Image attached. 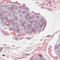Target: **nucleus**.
Listing matches in <instances>:
<instances>
[{"instance_id":"obj_1","label":"nucleus","mask_w":60,"mask_h":60,"mask_svg":"<svg viewBox=\"0 0 60 60\" xmlns=\"http://www.w3.org/2000/svg\"><path fill=\"white\" fill-rule=\"evenodd\" d=\"M32 25L30 24L29 25V26H27V27L28 28L27 29L28 30V31H30L31 29V28H30V27L31 26H32Z\"/></svg>"},{"instance_id":"obj_2","label":"nucleus","mask_w":60,"mask_h":60,"mask_svg":"<svg viewBox=\"0 0 60 60\" xmlns=\"http://www.w3.org/2000/svg\"><path fill=\"white\" fill-rule=\"evenodd\" d=\"M31 31L32 33H34L36 31V30H35V29L34 28H32L31 29Z\"/></svg>"},{"instance_id":"obj_3","label":"nucleus","mask_w":60,"mask_h":60,"mask_svg":"<svg viewBox=\"0 0 60 60\" xmlns=\"http://www.w3.org/2000/svg\"><path fill=\"white\" fill-rule=\"evenodd\" d=\"M21 33V32L19 31L18 30H17L16 31V34H20Z\"/></svg>"},{"instance_id":"obj_4","label":"nucleus","mask_w":60,"mask_h":60,"mask_svg":"<svg viewBox=\"0 0 60 60\" xmlns=\"http://www.w3.org/2000/svg\"><path fill=\"white\" fill-rule=\"evenodd\" d=\"M19 26H22V27H24V26H23V24L22 23V22L21 23H20L19 24Z\"/></svg>"},{"instance_id":"obj_5","label":"nucleus","mask_w":60,"mask_h":60,"mask_svg":"<svg viewBox=\"0 0 60 60\" xmlns=\"http://www.w3.org/2000/svg\"><path fill=\"white\" fill-rule=\"evenodd\" d=\"M59 47H60V44L58 46L57 45H56L55 47V49H58Z\"/></svg>"},{"instance_id":"obj_6","label":"nucleus","mask_w":60,"mask_h":60,"mask_svg":"<svg viewBox=\"0 0 60 60\" xmlns=\"http://www.w3.org/2000/svg\"><path fill=\"white\" fill-rule=\"evenodd\" d=\"M22 24H23V26H25V25L24 24H26V21H24L23 22H22Z\"/></svg>"},{"instance_id":"obj_7","label":"nucleus","mask_w":60,"mask_h":60,"mask_svg":"<svg viewBox=\"0 0 60 60\" xmlns=\"http://www.w3.org/2000/svg\"><path fill=\"white\" fill-rule=\"evenodd\" d=\"M25 19L26 20H27L28 19V16L27 15L25 16Z\"/></svg>"},{"instance_id":"obj_8","label":"nucleus","mask_w":60,"mask_h":60,"mask_svg":"<svg viewBox=\"0 0 60 60\" xmlns=\"http://www.w3.org/2000/svg\"><path fill=\"white\" fill-rule=\"evenodd\" d=\"M1 19V20H3L4 19V18H3L2 16H0V19Z\"/></svg>"},{"instance_id":"obj_9","label":"nucleus","mask_w":60,"mask_h":60,"mask_svg":"<svg viewBox=\"0 0 60 60\" xmlns=\"http://www.w3.org/2000/svg\"><path fill=\"white\" fill-rule=\"evenodd\" d=\"M23 22V20L21 19L19 21V22L20 23H21Z\"/></svg>"},{"instance_id":"obj_10","label":"nucleus","mask_w":60,"mask_h":60,"mask_svg":"<svg viewBox=\"0 0 60 60\" xmlns=\"http://www.w3.org/2000/svg\"><path fill=\"white\" fill-rule=\"evenodd\" d=\"M14 19L15 20H17V19H18V17L15 16L14 18Z\"/></svg>"},{"instance_id":"obj_11","label":"nucleus","mask_w":60,"mask_h":60,"mask_svg":"<svg viewBox=\"0 0 60 60\" xmlns=\"http://www.w3.org/2000/svg\"><path fill=\"white\" fill-rule=\"evenodd\" d=\"M33 26H34L35 27V28L36 27V24H34Z\"/></svg>"},{"instance_id":"obj_12","label":"nucleus","mask_w":60,"mask_h":60,"mask_svg":"<svg viewBox=\"0 0 60 60\" xmlns=\"http://www.w3.org/2000/svg\"><path fill=\"white\" fill-rule=\"evenodd\" d=\"M8 16H9V17H10V16H11V14L9 13L8 14Z\"/></svg>"},{"instance_id":"obj_13","label":"nucleus","mask_w":60,"mask_h":60,"mask_svg":"<svg viewBox=\"0 0 60 60\" xmlns=\"http://www.w3.org/2000/svg\"><path fill=\"white\" fill-rule=\"evenodd\" d=\"M32 33V31H31L29 32L28 34H31Z\"/></svg>"},{"instance_id":"obj_14","label":"nucleus","mask_w":60,"mask_h":60,"mask_svg":"<svg viewBox=\"0 0 60 60\" xmlns=\"http://www.w3.org/2000/svg\"><path fill=\"white\" fill-rule=\"evenodd\" d=\"M12 19H10L9 20V21L11 23H12Z\"/></svg>"},{"instance_id":"obj_15","label":"nucleus","mask_w":60,"mask_h":60,"mask_svg":"<svg viewBox=\"0 0 60 60\" xmlns=\"http://www.w3.org/2000/svg\"><path fill=\"white\" fill-rule=\"evenodd\" d=\"M3 26H6V24H5V23H3Z\"/></svg>"},{"instance_id":"obj_16","label":"nucleus","mask_w":60,"mask_h":60,"mask_svg":"<svg viewBox=\"0 0 60 60\" xmlns=\"http://www.w3.org/2000/svg\"><path fill=\"white\" fill-rule=\"evenodd\" d=\"M15 30H16V29H15V28H13V29H12V30L13 31H15Z\"/></svg>"},{"instance_id":"obj_17","label":"nucleus","mask_w":60,"mask_h":60,"mask_svg":"<svg viewBox=\"0 0 60 60\" xmlns=\"http://www.w3.org/2000/svg\"><path fill=\"white\" fill-rule=\"evenodd\" d=\"M19 16L20 17H21V18H22V17H23V15L22 14H20L19 15Z\"/></svg>"},{"instance_id":"obj_18","label":"nucleus","mask_w":60,"mask_h":60,"mask_svg":"<svg viewBox=\"0 0 60 60\" xmlns=\"http://www.w3.org/2000/svg\"><path fill=\"white\" fill-rule=\"evenodd\" d=\"M30 14L28 13L26 14V15H27L26 16H30Z\"/></svg>"},{"instance_id":"obj_19","label":"nucleus","mask_w":60,"mask_h":60,"mask_svg":"<svg viewBox=\"0 0 60 60\" xmlns=\"http://www.w3.org/2000/svg\"><path fill=\"white\" fill-rule=\"evenodd\" d=\"M42 58H43L41 56L39 58V59H40V60H41V59H42Z\"/></svg>"},{"instance_id":"obj_20","label":"nucleus","mask_w":60,"mask_h":60,"mask_svg":"<svg viewBox=\"0 0 60 60\" xmlns=\"http://www.w3.org/2000/svg\"><path fill=\"white\" fill-rule=\"evenodd\" d=\"M4 19L5 20H7L8 19V18L7 17H6L4 18Z\"/></svg>"},{"instance_id":"obj_21","label":"nucleus","mask_w":60,"mask_h":60,"mask_svg":"<svg viewBox=\"0 0 60 60\" xmlns=\"http://www.w3.org/2000/svg\"><path fill=\"white\" fill-rule=\"evenodd\" d=\"M40 23L39 22H38L37 24V25L38 26H40Z\"/></svg>"},{"instance_id":"obj_22","label":"nucleus","mask_w":60,"mask_h":60,"mask_svg":"<svg viewBox=\"0 0 60 60\" xmlns=\"http://www.w3.org/2000/svg\"><path fill=\"white\" fill-rule=\"evenodd\" d=\"M6 26H10V24H9L8 23L6 24Z\"/></svg>"},{"instance_id":"obj_23","label":"nucleus","mask_w":60,"mask_h":60,"mask_svg":"<svg viewBox=\"0 0 60 60\" xmlns=\"http://www.w3.org/2000/svg\"><path fill=\"white\" fill-rule=\"evenodd\" d=\"M17 24H18V23H17V22H15V25H17Z\"/></svg>"},{"instance_id":"obj_24","label":"nucleus","mask_w":60,"mask_h":60,"mask_svg":"<svg viewBox=\"0 0 60 60\" xmlns=\"http://www.w3.org/2000/svg\"><path fill=\"white\" fill-rule=\"evenodd\" d=\"M33 22H34V21H31L30 23V24H32L33 23Z\"/></svg>"},{"instance_id":"obj_25","label":"nucleus","mask_w":60,"mask_h":60,"mask_svg":"<svg viewBox=\"0 0 60 60\" xmlns=\"http://www.w3.org/2000/svg\"><path fill=\"white\" fill-rule=\"evenodd\" d=\"M46 22H44L43 23V25H44L45 24V25H46Z\"/></svg>"},{"instance_id":"obj_26","label":"nucleus","mask_w":60,"mask_h":60,"mask_svg":"<svg viewBox=\"0 0 60 60\" xmlns=\"http://www.w3.org/2000/svg\"><path fill=\"white\" fill-rule=\"evenodd\" d=\"M41 22H43V19H41Z\"/></svg>"},{"instance_id":"obj_27","label":"nucleus","mask_w":60,"mask_h":60,"mask_svg":"<svg viewBox=\"0 0 60 60\" xmlns=\"http://www.w3.org/2000/svg\"><path fill=\"white\" fill-rule=\"evenodd\" d=\"M36 60H39V58L38 57H36Z\"/></svg>"},{"instance_id":"obj_28","label":"nucleus","mask_w":60,"mask_h":60,"mask_svg":"<svg viewBox=\"0 0 60 60\" xmlns=\"http://www.w3.org/2000/svg\"><path fill=\"white\" fill-rule=\"evenodd\" d=\"M32 18L33 19H34V16L32 15Z\"/></svg>"},{"instance_id":"obj_29","label":"nucleus","mask_w":60,"mask_h":60,"mask_svg":"<svg viewBox=\"0 0 60 60\" xmlns=\"http://www.w3.org/2000/svg\"><path fill=\"white\" fill-rule=\"evenodd\" d=\"M34 22L35 23H36L37 22V21L36 20H34Z\"/></svg>"},{"instance_id":"obj_30","label":"nucleus","mask_w":60,"mask_h":60,"mask_svg":"<svg viewBox=\"0 0 60 60\" xmlns=\"http://www.w3.org/2000/svg\"><path fill=\"white\" fill-rule=\"evenodd\" d=\"M48 3L49 5H51V3H50V2H48Z\"/></svg>"},{"instance_id":"obj_31","label":"nucleus","mask_w":60,"mask_h":60,"mask_svg":"<svg viewBox=\"0 0 60 60\" xmlns=\"http://www.w3.org/2000/svg\"><path fill=\"white\" fill-rule=\"evenodd\" d=\"M25 13V11H23L22 12V14H24Z\"/></svg>"},{"instance_id":"obj_32","label":"nucleus","mask_w":60,"mask_h":60,"mask_svg":"<svg viewBox=\"0 0 60 60\" xmlns=\"http://www.w3.org/2000/svg\"><path fill=\"white\" fill-rule=\"evenodd\" d=\"M11 8L12 9H14V7L13 6H12L11 7Z\"/></svg>"},{"instance_id":"obj_33","label":"nucleus","mask_w":60,"mask_h":60,"mask_svg":"<svg viewBox=\"0 0 60 60\" xmlns=\"http://www.w3.org/2000/svg\"><path fill=\"white\" fill-rule=\"evenodd\" d=\"M13 17H14V18L15 17V18L16 17V15H13Z\"/></svg>"},{"instance_id":"obj_34","label":"nucleus","mask_w":60,"mask_h":60,"mask_svg":"<svg viewBox=\"0 0 60 60\" xmlns=\"http://www.w3.org/2000/svg\"><path fill=\"white\" fill-rule=\"evenodd\" d=\"M8 9L9 10H11V7H9L8 8Z\"/></svg>"},{"instance_id":"obj_35","label":"nucleus","mask_w":60,"mask_h":60,"mask_svg":"<svg viewBox=\"0 0 60 60\" xmlns=\"http://www.w3.org/2000/svg\"><path fill=\"white\" fill-rule=\"evenodd\" d=\"M18 7H15V9H16V10H17L18 9Z\"/></svg>"},{"instance_id":"obj_36","label":"nucleus","mask_w":60,"mask_h":60,"mask_svg":"<svg viewBox=\"0 0 60 60\" xmlns=\"http://www.w3.org/2000/svg\"><path fill=\"white\" fill-rule=\"evenodd\" d=\"M30 19H29V20H27V21L28 22H30Z\"/></svg>"},{"instance_id":"obj_37","label":"nucleus","mask_w":60,"mask_h":60,"mask_svg":"<svg viewBox=\"0 0 60 60\" xmlns=\"http://www.w3.org/2000/svg\"><path fill=\"white\" fill-rule=\"evenodd\" d=\"M22 7H25V5H23L22 6Z\"/></svg>"},{"instance_id":"obj_38","label":"nucleus","mask_w":60,"mask_h":60,"mask_svg":"<svg viewBox=\"0 0 60 60\" xmlns=\"http://www.w3.org/2000/svg\"><path fill=\"white\" fill-rule=\"evenodd\" d=\"M32 18V17H31V16H30L29 17V19H31Z\"/></svg>"},{"instance_id":"obj_39","label":"nucleus","mask_w":60,"mask_h":60,"mask_svg":"<svg viewBox=\"0 0 60 60\" xmlns=\"http://www.w3.org/2000/svg\"><path fill=\"white\" fill-rule=\"evenodd\" d=\"M26 27L25 26L24 27V29H25V30H26Z\"/></svg>"},{"instance_id":"obj_40","label":"nucleus","mask_w":60,"mask_h":60,"mask_svg":"<svg viewBox=\"0 0 60 60\" xmlns=\"http://www.w3.org/2000/svg\"><path fill=\"white\" fill-rule=\"evenodd\" d=\"M14 11V9H11V11Z\"/></svg>"},{"instance_id":"obj_41","label":"nucleus","mask_w":60,"mask_h":60,"mask_svg":"<svg viewBox=\"0 0 60 60\" xmlns=\"http://www.w3.org/2000/svg\"><path fill=\"white\" fill-rule=\"evenodd\" d=\"M28 8H26V10H28Z\"/></svg>"},{"instance_id":"obj_42","label":"nucleus","mask_w":60,"mask_h":60,"mask_svg":"<svg viewBox=\"0 0 60 60\" xmlns=\"http://www.w3.org/2000/svg\"><path fill=\"white\" fill-rule=\"evenodd\" d=\"M39 16L38 15H37L36 16L37 18V19H38L39 18Z\"/></svg>"},{"instance_id":"obj_43","label":"nucleus","mask_w":60,"mask_h":60,"mask_svg":"<svg viewBox=\"0 0 60 60\" xmlns=\"http://www.w3.org/2000/svg\"><path fill=\"white\" fill-rule=\"evenodd\" d=\"M28 33H29V32L27 31H26L25 32L26 33H27V34H28Z\"/></svg>"},{"instance_id":"obj_44","label":"nucleus","mask_w":60,"mask_h":60,"mask_svg":"<svg viewBox=\"0 0 60 60\" xmlns=\"http://www.w3.org/2000/svg\"><path fill=\"white\" fill-rule=\"evenodd\" d=\"M7 6H8L7 5H6L4 6V7H5V8L7 7Z\"/></svg>"},{"instance_id":"obj_45","label":"nucleus","mask_w":60,"mask_h":60,"mask_svg":"<svg viewBox=\"0 0 60 60\" xmlns=\"http://www.w3.org/2000/svg\"><path fill=\"white\" fill-rule=\"evenodd\" d=\"M26 39H27L28 40H30V38H27Z\"/></svg>"},{"instance_id":"obj_46","label":"nucleus","mask_w":60,"mask_h":60,"mask_svg":"<svg viewBox=\"0 0 60 60\" xmlns=\"http://www.w3.org/2000/svg\"><path fill=\"white\" fill-rule=\"evenodd\" d=\"M9 30H12V28H10L9 29Z\"/></svg>"},{"instance_id":"obj_47","label":"nucleus","mask_w":60,"mask_h":60,"mask_svg":"<svg viewBox=\"0 0 60 60\" xmlns=\"http://www.w3.org/2000/svg\"><path fill=\"white\" fill-rule=\"evenodd\" d=\"M16 26V25H13V27H15Z\"/></svg>"},{"instance_id":"obj_48","label":"nucleus","mask_w":60,"mask_h":60,"mask_svg":"<svg viewBox=\"0 0 60 60\" xmlns=\"http://www.w3.org/2000/svg\"><path fill=\"white\" fill-rule=\"evenodd\" d=\"M58 52L59 54H60V51H59Z\"/></svg>"},{"instance_id":"obj_49","label":"nucleus","mask_w":60,"mask_h":60,"mask_svg":"<svg viewBox=\"0 0 60 60\" xmlns=\"http://www.w3.org/2000/svg\"><path fill=\"white\" fill-rule=\"evenodd\" d=\"M13 6H16V5L15 4H13Z\"/></svg>"},{"instance_id":"obj_50","label":"nucleus","mask_w":60,"mask_h":60,"mask_svg":"<svg viewBox=\"0 0 60 60\" xmlns=\"http://www.w3.org/2000/svg\"><path fill=\"white\" fill-rule=\"evenodd\" d=\"M0 16H2L3 15V14H0Z\"/></svg>"},{"instance_id":"obj_51","label":"nucleus","mask_w":60,"mask_h":60,"mask_svg":"<svg viewBox=\"0 0 60 60\" xmlns=\"http://www.w3.org/2000/svg\"><path fill=\"white\" fill-rule=\"evenodd\" d=\"M42 27V25H41L40 26V28H41V27Z\"/></svg>"},{"instance_id":"obj_52","label":"nucleus","mask_w":60,"mask_h":60,"mask_svg":"<svg viewBox=\"0 0 60 60\" xmlns=\"http://www.w3.org/2000/svg\"><path fill=\"white\" fill-rule=\"evenodd\" d=\"M38 56H40V57L41 56V55H39Z\"/></svg>"},{"instance_id":"obj_53","label":"nucleus","mask_w":60,"mask_h":60,"mask_svg":"<svg viewBox=\"0 0 60 60\" xmlns=\"http://www.w3.org/2000/svg\"><path fill=\"white\" fill-rule=\"evenodd\" d=\"M3 51L1 49H0V52H2V51Z\"/></svg>"},{"instance_id":"obj_54","label":"nucleus","mask_w":60,"mask_h":60,"mask_svg":"<svg viewBox=\"0 0 60 60\" xmlns=\"http://www.w3.org/2000/svg\"><path fill=\"white\" fill-rule=\"evenodd\" d=\"M15 40H17V38H15Z\"/></svg>"},{"instance_id":"obj_55","label":"nucleus","mask_w":60,"mask_h":60,"mask_svg":"<svg viewBox=\"0 0 60 60\" xmlns=\"http://www.w3.org/2000/svg\"><path fill=\"white\" fill-rule=\"evenodd\" d=\"M2 56H5V55H3Z\"/></svg>"},{"instance_id":"obj_56","label":"nucleus","mask_w":60,"mask_h":60,"mask_svg":"<svg viewBox=\"0 0 60 60\" xmlns=\"http://www.w3.org/2000/svg\"><path fill=\"white\" fill-rule=\"evenodd\" d=\"M43 5H45V4H43Z\"/></svg>"},{"instance_id":"obj_57","label":"nucleus","mask_w":60,"mask_h":60,"mask_svg":"<svg viewBox=\"0 0 60 60\" xmlns=\"http://www.w3.org/2000/svg\"><path fill=\"white\" fill-rule=\"evenodd\" d=\"M41 60H45V59H41Z\"/></svg>"},{"instance_id":"obj_58","label":"nucleus","mask_w":60,"mask_h":60,"mask_svg":"<svg viewBox=\"0 0 60 60\" xmlns=\"http://www.w3.org/2000/svg\"><path fill=\"white\" fill-rule=\"evenodd\" d=\"M4 12L3 13V14H5V12H4Z\"/></svg>"},{"instance_id":"obj_59","label":"nucleus","mask_w":60,"mask_h":60,"mask_svg":"<svg viewBox=\"0 0 60 60\" xmlns=\"http://www.w3.org/2000/svg\"><path fill=\"white\" fill-rule=\"evenodd\" d=\"M49 35H48L47 36V37H49Z\"/></svg>"},{"instance_id":"obj_60","label":"nucleus","mask_w":60,"mask_h":60,"mask_svg":"<svg viewBox=\"0 0 60 60\" xmlns=\"http://www.w3.org/2000/svg\"><path fill=\"white\" fill-rule=\"evenodd\" d=\"M12 4V6H13V4Z\"/></svg>"},{"instance_id":"obj_61","label":"nucleus","mask_w":60,"mask_h":60,"mask_svg":"<svg viewBox=\"0 0 60 60\" xmlns=\"http://www.w3.org/2000/svg\"><path fill=\"white\" fill-rule=\"evenodd\" d=\"M24 56H26V55H27V54H24Z\"/></svg>"},{"instance_id":"obj_62","label":"nucleus","mask_w":60,"mask_h":60,"mask_svg":"<svg viewBox=\"0 0 60 60\" xmlns=\"http://www.w3.org/2000/svg\"><path fill=\"white\" fill-rule=\"evenodd\" d=\"M0 49H2L3 48H0Z\"/></svg>"},{"instance_id":"obj_63","label":"nucleus","mask_w":60,"mask_h":60,"mask_svg":"<svg viewBox=\"0 0 60 60\" xmlns=\"http://www.w3.org/2000/svg\"><path fill=\"white\" fill-rule=\"evenodd\" d=\"M22 55V56H25V55L24 54Z\"/></svg>"},{"instance_id":"obj_64","label":"nucleus","mask_w":60,"mask_h":60,"mask_svg":"<svg viewBox=\"0 0 60 60\" xmlns=\"http://www.w3.org/2000/svg\"><path fill=\"white\" fill-rule=\"evenodd\" d=\"M30 60H33V59H31Z\"/></svg>"}]
</instances>
